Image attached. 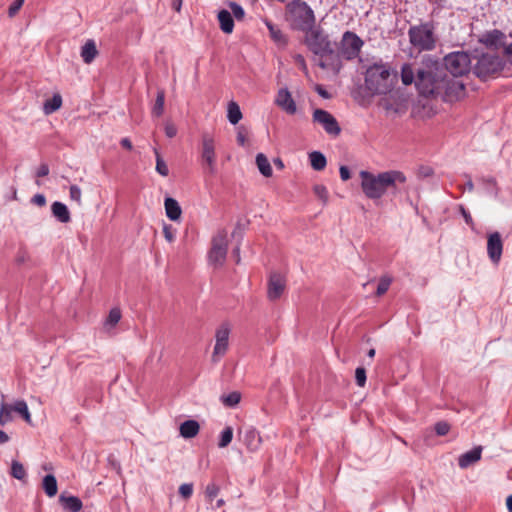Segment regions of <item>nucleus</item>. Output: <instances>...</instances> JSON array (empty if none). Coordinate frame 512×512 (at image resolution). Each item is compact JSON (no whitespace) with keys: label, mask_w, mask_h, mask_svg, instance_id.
I'll return each mask as SVG.
<instances>
[{"label":"nucleus","mask_w":512,"mask_h":512,"mask_svg":"<svg viewBox=\"0 0 512 512\" xmlns=\"http://www.w3.org/2000/svg\"><path fill=\"white\" fill-rule=\"evenodd\" d=\"M379 106L382 107L386 112H392L395 114L403 113L406 110V98L399 90L391 88L389 92L383 94Z\"/></svg>","instance_id":"nucleus-12"},{"label":"nucleus","mask_w":512,"mask_h":512,"mask_svg":"<svg viewBox=\"0 0 512 512\" xmlns=\"http://www.w3.org/2000/svg\"><path fill=\"white\" fill-rule=\"evenodd\" d=\"M444 75L441 61L430 55L425 56L416 69L413 64L404 63L400 71L401 81L405 86L414 83L420 95L432 98H435L443 83Z\"/></svg>","instance_id":"nucleus-1"},{"label":"nucleus","mask_w":512,"mask_h":512,"mask_svg":"<svg viewBox=\"0 0 512 512\" xmlns=\"http://www.w3.org/2000/svg\"><path fill=\"white\" fill-rule=\"evenodd\" d=\"M309 161L311 167L316 171L323 170L327 165L326 156L320 151H312L309 153Z\"/></svg>","instance_id":"nucleus-31"},{"label":"nucleus","mask_w":512,"mask_h":512,"mask_svg":"<svg viewBox=\"0 0 512 512\" xmlns=\"http://www.w3.org/2000/svg\"><path fill=\"white\" fill-rule=\"evenodd\" d=\"M391 283H392V278L390 276H388V275L382 276L379 279V282H378V285L376 288V295L381 296V295L385 294L388 291Z\"/></svg>","instance_id":"nucleus-43"},{"label":"nucleus","mask_w":512,"mask_h":512,"mask_svg":"<svg viewBox=\"0 0 512 512\" xmlns=\"http://www.w3.org/2000/svg\"><path fill=\"white\" fill-rule=\"evenodd\" d=\"M339 173H340V178H341L342 181H347L351 177L350 170L345 165H341L340 166Z\"/></svg>","instance_id":"nucleus-58"},{"label":"nucleus","mask_w":512,"mask_h":512,"mask_svg":"<svg viewBox=\"0 0 512 512\" xmlns=\"http://www.w3.org/2000/svg\"><path fill=\"white\" fill-rule=\"evenodd\" d=\"M482 446H475L471 450L461 454L458 458V465L462 469H466L481 459Z\"/></svg>","instance_id":"nucleus-20"},{"label":"nucleus","mask_w":512,"mask_h":512,"mask_svg":"<svg viewBox=\"0 0 512 512\" xmlns=\"http://www.w3.org/2000/svg\"><path fill=\"white\" fill-rule=\"evenodd\" d=\"M313 121L320 124L330 136L336 137L341 133V127L337 119L324 109L318 108L314 110Z\"/></svg>","instance_id":"nucleus-13"},{"label":"nucleus","mask_w":512,"mask_h":512,"mask_svg":"<svg viewBox=\"0 0 512 512\" xmlns=\"http://www.w3.org/2000/svg\"><path fill=\"white\" fill-rule=\"evenodd\" d=\"M364 45V41L355 33L352 31H345L342 34L339 49L337 51V54H339V59L342 58L351 61L356 59L361 49Z\"/></svg>","instance_id":"nucleus-10"},{"label":"nucleus","mask_w":512,"mask_h":512,"mask_svg":"<svg viewBox=\"0 0 512 512\" xmlns=\"http://www.w3.org/2000/svg\"><path fill=\"white\" fill-rule=\"evenodd\" d=\"M42 487L44 489L45 494L52 498L58 492L57 480L53 474H47L44 476L42 481Z\"/></svg>","instance_id":"nucleus-30"},{"label":"nucleus","mask_w":512,"mask_h":512,"mask_svg":"<svg viewBox=\"0 0 512 512\" xmlns=\"http://www.w3.org/2000/svg\"><path fill=\"white\" fill-rule=\"evenodd\" d=\"M506 35L499 29H493L490 31L484 32L479 37V42L485 45L487 48L498 49L499 47H503L506 45L505 43Z\"/></svg>","instance_id":"nucleus-17"},{"label":"nucleus","mask_w":512,"mask_h":512,"mask_svg":"<svg viewBox=\"0 0 512 512\" xmlns=\"http://www.w3.org/2000/svg\"><path fill=\"white\" fill-rule=\"evenodd\" d=\"M273 42L280 48H284L288 44L287 36L282 32V30L277 26L275 30H273L270 34Z\"/></svg>","instance_id":"nucleus-37"},{"label":"nucleus","mask_w":512,"mask_h":512,"mask_svg":"<svg viewBox=\"0 0 512 512\" xmlns=\"http://www.w3.org/2000/svg\"><path fill=\"white\" fill-rule=\"evenodd\" d=\"M262 439L260 437L259 432L253 428L249 427L245 429L243 433V443L247 447L249 451H256L259 449L261 445Z\"/></svg>","instance_id":"nucleus-21"},{"label":"nucleus","mask_w":512,"mask_h":512,"mask_svg":"<svg viewBox=\"0 0 512 512\" xmlns=\"http://www.w3.org/2000/svg\"><path fill=\"white\" fill-rule=\"evenodd\" d=\"M295 63L299 66V68L305 73L308 74V67L305 60V57L302 54H295L293 56Z\"/></svg>","instance_id":"nucleus-52"},{"label":"nucleus","mask_w":512,"mask_h":512,"mask_svg":"<svg viewBox=\"0 0 512 512\" xmlns=\"http://www.w3.org/2000/svg\"><path fill=\"white\" fill-rule=\"evenodd\" d=\"M226 234L219 233L212 239V247L208 253L209 263L213 265H222L227 256Z\"/></svg>","instance_id":"nucleus-14"},{"label":"nucleus","mask_w":512,"mask_h":512,"mask_svg":"<svg viewBox=\"0 0 512 512\" xmlns=\"http://www.w3.org/2000/svg\"><path fill=\"white\" fill-rule=\"evenodd\" d=\"M164 103H165V91L163 89H158L156 94L155 103L151 109V113L155 117H160L164 112Z\"/></svg>","instance_id":"nucleus-35"},{"label":"nucleus","mask_w":512,"mask_h":512,"mask_svg":"<svg viewBox=\"0 0 512 512\" xmlns=\"http://www.w3.org/2000/svg\"><path fill=\"white\" fill-rule=\"evenodd\" d=\"M12 405L7 404L5 402L1 403L0 407V425L4 426L5 424L12 421Z\"/></svg>","instance_id":"nucleus-39"},{"label":"nucleus","mask_w":512,"mask_h":512,"mask_svg":"<svg viewBox=\"0 0 512 512\" xmlns=\"http://www.w3.org/2000/svg\"><path fill=\"white\" fill-rule=\"evenodd\" d=\"M24 3V0H14V2L8 8V16L13 17L20 10Z\"/></svg>","instance_id":"nucleus-53"},{"label":"nucleus","mask_w":512,"mask_h":512,"mask_svg":"<svg viewBox=\"0 0 512 512\" xmlns=\"http://www.w3.org/2000/svg\"><path fill=\"white\" fill-rule=\"evenodd\" d=\"M193 493V484L192 483H183L179 487V494L184 499H189Z\"/></svg>","instance_id":"nucleus-48"},{"label":"nucleus","mask_w":512,"mask_h":512,"mask_svg":"<svg viewBox=\"0 0 512 512\" xmlns=\"http://www.w3.org/2000/svg\"><path fill=\"white\" fill-rule=\"evenodd\" d=\"M200 426L196 420H185L180 425V435L183 438L190 439L195 437L199 432Z\"/></svg>","instance_id":"nucleus-27"},{"label":"nucleus","mask_w":512,"mask_h":512,"mask_svg":"<svg viewBox=\"0 0 512 512\" xmlns=\"http://www.w3.org/2000/svg\"><path fill=\"white\" fill-rule=\"evenodd\" d=\"M69 193L70 198L80 204L82 195L81 188L77 185H71Z\"/></svg>","instance_id":"nucleus-51"},{"label":"nucleus","mask_w":512,"mask_h":512,"mask_svg":"<svg viewBox=\"0 0 512 512\" xmlns=\"http://www.w3.org/2000/svg\"><path fill=\"white\" fill-rule=\"evenodd\" d=\"M59 501L63 509L69 512H79L83 507L81 499L77 496H65L64 494H61Z\"/></svg>","instance_id":"nucleus-26"},{"label":"nucleus","mask_w":512,"mask_h":512,"mask_svg":"<svg viewBox=\"0 0 512 512\" xmlns=\"http://www.w3.org/2000/svg\"><path fill=\"white\" fill-rule=\"evenodd\" d=\"M389 172H393L394 174L399 175V180L394 181V184L389 185L388 192L392 197L396 198L402 193H407L406 182L407 178L405 174L399 170H389Z\"/></svg>","instance_id":"nucleus-25"},{"label":"nucleus","mask_w":512,"mask_h":512,"mask_svg":"<svg viewBox=\"0 0 512 512\" xmlns=\"http://www.w3.org/2000/svg\"><path fill=\"white\" fill-rule=\"evenodd\" d=\"M163 233H164V237L165 239L168 241V242H173L174 239H175V235L173 233V228L171 225H168V224H164L163 226Z\"/></svg>","instance_id":"nucleus-55"},{"label":"nucleus","mask_w":512,"mask_h":512,"mask_svg":"<svg viewBox=\"0 0 512 512\" xmlns=\"http://www.w3.org/2000/svg\"><path fill=\"white\" fill-rule=\"evenodd\" d=\"M51 212L53 217L60 223H68L71 221V215L67 205L60 201L52 203Z\"/></svg>","instance_id":"nucleus-22"},{"label":"nucleus","mask_w":512,"mask_h":512,"mask_svg":"<svg viewBox=\"0 0 512 512\" xmlns=\"http://www.w3.org/2000/svg\"><path fill=\"white\" fill-rule=\"evenodd\" d=\"M434 430L438 436H445L450 431V425L446 421H438L434 425Z\"/></svg>","instance_id":"nucleus-47"},{"label":"nucleus","mask_w":512,"mask_h":512,"mask_svg":"<svg viewBox=\"0 0 512 512\" xmlns=\"http://www.w3.org/2000/svg\"><path fill=\"white\" fill-rule=\"evenodd\" d=\"M359 176L361 178V189L364 195L371 200L380 199L388 192L389 185L399 180V175L389 172V170L378 174L361 170Z\"/></svg>","instance_id":"nucleus-4"},{"label":"nucleus","mask_w":512,"mask_h":512,"mask_svg":"<svg viewBox=\"0 0 512 512\" xmlns=\"http://www.w3.org/2000/svg\"><path fill=\"white\" fill-rule=\"evenodd\" d=\"M256 165L259 169V172L264 177H271L272 176V167L270 165V162L268 158L263 153H258L256 155Z\"/></svg>","instance_id":"nucleus-33"},{"label":"nucleus","mask_w":512,"mask_h":512,"mask_svg":"<svg viewBox=\"0 0 512 512\" xmlns=\"http://www.w3.org/2000/svg\"><path fill=\"white\" fill-rule=\"evenodd\" d=\"M228 6L231 9L232 16L235 17L236 20H242L245 17V10L237 2L231 1L228 3Z\"/></svg>","instance_id":"nucleus-44"},{"label":"nucleus","mask_w":512,"mask_h":512,"mask_svg":"<svg viewBox=\"0 0 512 512\" xmlns=\"http://www.w3.org/2000/svg\"><path fill=\"white\" fill-rule=\"evenodd\" d=\"M164 130L168 138H173L177 134V128L173 124H166Z\"/></svg>","instance_id":"nucleus-59"},{"label":"nucleus","mask_w":512,"mask_h":512,"mask_svg":"<svg viewBox=\"0 0 512 512\" xmlns=\"http://www.w3.org/2000/svg\"><path fill=\"white\" fill-rule=\"evenodd\" d=\"M98 51L94 40L89 39L81 48V57L86 64H90L97 56Z\"/></svg>","instance_id":"nucleus-28"},{"label":"nucleus","mask_w":512,"mask_h":512,"mask_svg":"<svg viewBox=\"0 0 512 512\" xmlns=\"http://www.w3.org/2000/svg\"><path fill=\"white\" fill-rule=\"evenodd\" d=\"M303 43L314 56L319 57L318 66L321 69H331L335 73L340 72L342 60L337 54L336 42L330 39L321 26L316 25L304 33Z\"/></svg>","instance_id":"nucleus-2"},{"label":"nucleus","mask_w":512,"mask_h":512,"mask_svg":"<svg viewBox=\"0 0 512 512\" xmlns=\"http://www.w3.org/2000/svg\"><path fill=\"white\" fill-rule=\"evenodd\" d=\"M62 106V96L59 93L53 94V96L47 99L43 104V112L45 115H49L59 110Z\"/></svg>","instance_id":"nucleus-29"},{"label":"nucleus","mask_w":512,"mask_h":512,"mask_svg":"<svg viewBox=\"0 0 512 512\" xmlns=\"http://www.w3.org/2000/svg\"><path fill=\"white\" fill-rule=\"evenodd\" d=\"M230 327L228 324H222L215 333V346L212 355V361L218 362L219 358L223 356L229 344Z\"/></svg>","instance_id":"nucleus-15"},{"label":"nucleus","mask_w":512,"mask_h":512,"mask_svg":"<svg viewBox=\"0 0 512 512\" xmlns=\"http://www.w3.org/2000/svg\"><path fill=\"white\" fill-rule=\"evenodd\" d=\"M315 90L323 99H329L331 97L330 93L321 85H317Z\"/></svg>","instance_id":"nucleus-61"},{"label":"nucleus","mask_w":512,"mask_h":512,"mask_svg":"<svg viewBox=\"0 0 512 512\" xmlns=\"http://www.w3.org/2000/svg\"><path fill=\"white\" fill-rule=\"evenodd\" d=\"M32 202L38 206H44L46 204V197L43 194H36L32 198Z\"/></svg>","instance_id":"nucleus-60"},{"label":"nucleus","mask_w":512,"mask_h":512,"mask_svg":"<svg viewBox=\"0 0 512 512\" xmlns=\"http://www.w3.org/2000/svg\"><path fill=\"white\" fill-rule=\"evenodd\" d=\"M505 67V61L497 54L482 53L473 66V73L482 80L494 76Z\"/></svg>","instance_id":"nucleus-8"},{"label":"nucleus","mask_w":512,"mask_h":512,"mask_svg":"<svg viewBox=\"0 0 512 512\" xmlns=\"http://www.w3.org/2000/svg\"><path fill=\"white\" fill-rule=\"evenodd\" d=\"M398 80V72L388 63H374L366 69L365 87L371 95L386 94Z\"/></svg>","instance_id":"nucleus-3"},{"label":"nucleus","mask_w":512,"mask_h":512,"mask_svg":"<svg viewBox=\"0 0 512 512\" xmlns=\"http://www.w3.org/2000/svg\"><path fill=\"white\" fill-rule=\"evenodd\" d=\"M436 30L437 23L433 20L410 25L408 37L411 47L419 52L434 50L438 42Z\"/></svg>","instance_id":"nucleus-5"},{"label":"nucleus","mask_w":512,"mask_h":512,"mask_svg":"<svg viewBox=\"0 0 512 512\" xmlns=\"http://www.w3.org/2000/svg\"><path fill=\"white\" fill-rule=\"evenodd\" d=\"M12 410L17 412L28 424H31V414L28 409V405L25 400H16L12 405Z\"/></svg>","instance_id":"nucleus-34"},{"label":"nucleus","mask_w":512,"mask_h":512,"mask_svg":"<svg viewBox=\"0 0 512 512\" xmlns=\"http://www.w3.org/2000/svg\"><path fill=\"white\" fill-rule=\"evenodd\" d=\"M121 319V310L118 307H114L109 311L108 317L104 322L106 328H113Z\"/></svg>","instance_id":"nucleus-38"},{"label":"nucleus","mask_w":512,"mask_h":512,"mask_svg":"<svg viewBox=\"0 0 512 512\" xmlns=\"http://www.w3.org/2000/svg\"><path fill=\"white\" fill-rule=\"evenodd\" d=\"M49 171H50V170H49V166H48V164H46V163H42V164L38 167V169H37V171H36L35 175H36V177H39V178H40V177H45V176H47V175L49 174Z\"/></svg>","instance_id":"nucleus-57"},{"label":"nucleus","mask_w":512,"mask_h":512,"mask_svg":"<svg viewBox=\"0 0 512 512\" xmlns=\"http://www.w3.org/2000/svg\"><path fill=\"white\" fill-rule=\"evenodd\" d=\"M459 212L462 215V217L464 218L465 223L468 226H470L472 229H474L475 223L472 219L470 212L463 205H459Z\"/></svg>","instance_id":"nucleus-49"},{"label":"nucleus","mask_w":512,"mask_h":512,"mask_svg":"<svg viewBox=\"0 0 512 512\" xmlns=\"http://www.w3.org/2000/svg\"><path fill=\"white\" fill-rule=\"evenodd\" d=\"M164 207H165L166 216L171 221H177L180 219L181 214H182V209L176 199H174L172 197H166L164 200Z\"/></svg>","instance_id":"nucleus-24"},{"label":"nucleus","mask_w":512,"mask_h":512,"mask_svg":"<svg viewBox=\"0 0 512 512\" xmlns=\"http://www.w3.org/2000/svg\"><path fill=\"white\" fill-rule=\"evenodd\" d=\"M241 400V394L237 391L230 392L221 397L222 403L227 407H235Z\"/></svg>","instance_id":"nucleus-41"},{"label":"nucleus","mask_w":512,"mask_h":512,"mask_svg":"<svg viewBox=\"0 0 512 512\" xmlns=\"http://www.w3.org/2000/svg\"><path fill=\"white\" fill-rule=\"evenodd\" d=\"M236 139H237V143L239 146H242V147L245 146L246 132H245V128L243 126L238 127Z\"/></svg>","instance_id":"nucleus-54"},{"label":"nucleus","mask_w":512,"mask_h":512,"mask_svg":"<svg viewBox=\"0 0 512 512\" xmlns=\"http://www.w3.org/2000/svg\"><path fill=\"white\" fill-rule=\"evenodd\" d=\"M465 93L464 83L455 77H450L445 72L443 83L439 86L435 99H441L446 103H453L462 99Z\"/></svg>","instance_id":"nucleus-9"},{"label":"nucleus","mask_w":512,"mask_h":512,"mask_svg":"<svg viewBox=\"0 0 512 512\" xmlns=\"http://www.w3.org/2000/svg\"><path fill=\"white\" fill-rule=\"evenodd\" d=\"M442 67L452 77L458 78L468 74L472 67L470 54L465 51H453L444 56Z\"/></svg>","instance_id":"nucleus-7"},{"label":"nucleus","mask_w":512,"mask_h":512,"mask_svg":"<svg viewBox=\"0 0 512 512\" xmlns=\"http://www.w3.org/2000/svg\"><path fill=\"white\" fill-rule=\"evenodd\" d=\"M243 115L239 105L235 101H230L227 106V119L232 125L240 122Z\"/></svg>","instance_id":"nucleus-32"},{"label":"nucleus","mask_w":512,"mask_h":512,"mask_svg":"<svg viewBox=\"0 0 512 512\" xmlns=\"http://www.w3.org/2000/svg\"><path fill=\"white\" fill-rule=\"evenodd\" d=\"M120 144L123 148H126L128 150H131L133 148L132 146V142L130 141L129 138L125 137V138H122L121 141H120Z\"/></svg>","instance_id":"nucleus-64"},{"label":"nucleus","mask_w":512,"mask_h":512,"mask_svg":"<svg viewBox=\"0 0 512 512\" xmlns=\"http://www.w3.org/2000/svg\"><path fill=\"white\" fill-rule=\"evenodd\" d=\"M220 29L225 34H231L234 30V19L230 11L221 9L217 14Z\"/></svg>","instance_id":"nucleus-23"},{"label":"nucleus","mask_w":512,"mask_h":512,"mask_svg":"<svg viewBox=\"0 0 512 512\" xmlns=\"http://www.w3.org/2000/svg\"><path fill=\"white\" fill-rule=\"evenodd\" d=\"M263 23L265 24V26L267 27L268 31H269V34L275 30V28L277 27V25H275L271 20L267 19V18H264L262 19Z\"/></svg>","instance_id":"nucleus-63"},{"label":"nucleus","mask_w":512,"mask_h":512,"mask_svg":"<svg viewBox=\"0 0 512 512\" xmlns=\"http://www.w3.org/2000/svg\"><path fill=\"white\" fill-rule=\"evenodd\" d=\"M504 54L507 56L508 62L512 65V43L504 46Z\"/></svg>","instance_id":"nucleus-62"},{"label":"nucleus","mask_w":512,"mask_h":512,"mask_svg":"<svg viewBox=\"0 0 512 512\" xmlns=\"http://www.w3.org/2000/svg\"><path fill=\"white\" fill-rule=\"evenodd\" d=\"M207 498L212 501L219 493V487L215 483H210L205 490Z\"/></svg>","instance_id":"nucleus-50"},{"label":"nucleus","mask_w":512,"mask_h":512,"mask_svg":"<svg viewBox=\"0 0 512 512\" xmlns=\"http://www.w3.org/2000/svg\"><path fill=\"white\" fill-rule=\"evenodd\" d=\"M153 152L155 154V160H156V166H155V170L156 172L163 176V177H166L169 175V168H168V165L166 164V162L164 161L163 157L161 156L159 150L157 148H153Z\"/></svg>","instance_id":"nucleus-36"},{"label":"nucleus","mask_w":512,"mask_h":512,"mask_svg":"<svg viewBox=\"0 0 512 512\" xmlns=\"http://www.w3.org/2000/svg\"><path fill=\"white\" fill-rule=\"evenodd\" d=\"M315 195L324 203L328 202L329 193L327 188L324 185H315L313 188Z\"/></svg>","instance_id":"nucleus-45"},{"label":"nucleus","mask_w":512,"mask_h":512,"mask_svg":"<svg viewBox=\"0 0 512 512\" xmlns=\"http://www.w3.org/2000/svg\"><path fill=\"white\" fill-rule=\"evenodd\" d=\"M274 102L279 108H281L289 115H293L297 111L296 103L290 91L286 87L278 90Z\"/></svg>","instance_id":"nucleus-18"},{"label":"nucleus","mask_w":512,"mask_h":512,"mask_svg":"<svg viewBox=\"0 0 512 512\" xmlns=\"http://www.w3.org/2000/svg\"><path fill=\"white\" fill-rule=\"evenodd\" d=\"M233 439V429L230 426L225 427L220 433V439L218 442L219 448L227 447Z\"/></svg>","instance_id":"nucleus-40"},{"label":"nucleus","mask_w":512,"mask_h":512,"mask_svg":"<svg viewBox=\"0 0 512 512\" xmlns=\"http://www.w3.org/2000/svg\"><path fill=\"white\" fill-rule=\"evenodd\" d=\"M287 21L292 30L306 33L316 26V17L313 9L307 2L292 0L286 6Z\"/></svg>","instance_id":"nucleus-6"},{"label":"nucleus","mask_w":512,"mask_h":512,"mask_svg":"<svg viewBox=\"0 0 512 512\" xmlns=\"http://www.w3.org/2000/svg\"><path fill=\"white\" fill-rule=\"evenodd\" d=\"M201 164L205 171L214 175L216 167V144L212 135L203 133L201 136Z\"/></svg>","instance_id":"nucleus-11"},{"label":"nucleus","mask_w":512,"mask_h":512,"mask_svg":"<svg viewBox=\"0 0 512 512\" xmlns=\"http://www.w3.org/2000/svg\"><path fill=\"white\" fill-rule=\"evenodd\" d=\"M367 375L364 367H357L355 370V382L359 387H364L366 384Z\"/></svg>","instance_id":"nucleus-46"},{"label":"nucleus","mask_w":512,"mask_h":512,"mask_svg":"<svg viewBox=\"0 0 512 512\" xmlns=\"http://www.w3.org/2000/svg\"><path fill=\"white\" fill-rule=\"evenodd\" d=\"M244 229H245L244 225L237 223L236 227L234 228V230L232 232V237L233 238L237 237L239 243L243 239Z\"/></svg>","instance_id":"nucleus-56"},{"label":"nucleus","mask_w":512,"mask_h":512,"mask_svg":"<svg viewBox=\"0 0 512 512\" xmlns=\"http://www.w3.org/2000/svg\"><path fill=\"white\" fill-rule=\"evenodd\" d=\"M11 476L15 479L22 480L26 477V471L22 463L13 460L11 463Z\"/></svg>","instance_id":"nucleus-42"},{"label":"nucleus","mask_w":512,"mask_h":512,"mask_svg":"<svg viewBox=\"0 0 512 512\" xmlns=\"http://www.w3.org/2000/svg\"><path fill=\"white\" fill-rule=\"evenodd\" d=\"M503 252V242L499 232H492L487 238V254L492 263L498 265Z\"/></svg>","instance_id":"nucleus-16"},{"label":"nucleus","mask_w":512,"mask_h":512,"mask_svg":"<svg viewBox=\"0 0 512 512\" xmlns=\"http://www.w3.org/2000/svg\"><path fill=\"white\" fill-rule=\"evenodd\" d=\"M285 289V280L279 273H273L270 275L268 281L267 296L271 301L277 300L281 297Z\"/></svg>","instance_id":"nucleus-19"}]
</instances>
